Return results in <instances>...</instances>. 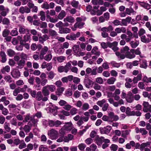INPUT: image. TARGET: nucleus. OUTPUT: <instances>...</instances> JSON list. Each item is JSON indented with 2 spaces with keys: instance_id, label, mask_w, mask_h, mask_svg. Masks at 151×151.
Instances as JSON below:
<instances>
[{
  "instance_id": "nucleus-11",
  "label": "nucleus",
  "mask_w": 151,
  "mask_h": 151,
  "mask_svg": "<svg viewBox=\"0 0 151 151\" xmlns=\"http://www.w3.org/2000/svg\"><path fill=\"white\" fill-rule=\"evenodd\" d=\"M19 12L22 14H24L25 13L27 14L30 12L31 10L27 6H22L19 8Z\"/></svg>"
},
{
  "instance_id": "nucleus-7",
  "label": "nucleus",
  "mask_w": 151,
  "mask_h": 151,
  "mask_svg": "<svg viewBox=\"0 0 151 151\" xmlns=\"http://www.w3.org/2000/svg\"><path fill=\"white\" fill-rule=\"evenodd\" d=\"M48 50V47L46 46H44L42 48L39 55L40 58L41 60L43 59L44 55L47 53Z\"/></svg>"
},
{
  "instance_id": "nucleus-51",
  "label": "nucleus",
  "mask_w": 151,
  "mask_h": 151,
  "mask_svg": "<svg viewBox=\"0 0 151 151\" xmlns=\"http://www.w3.org/2000/svg\"><path fill=\"white\" fill-rule=\"evenodd\" d=\"M68 131L64 129L63 127L59 131V133L61 135V136H63L64 135L67 133Z\"/></svg>"
},
{
  "instance_id": "nucleus-59",
  "label": "nucleus",
  "mask_w": 151,
  "mask_h": 151,
  "mask_svg": "<svg viewBox=\"0 0 151 151\" xmlns=\"http://www.w3.org/2000/svg\"><path fill=\"white\" fill-rule=\"evenodd\" d=\"M19 146V149H22L26 147V145L23 140H22Z\"/></svg>"
},
{
  "instance_id": "nucleus-64",
  "label": "nucleus",
  "mask_w": 151,
  "mask_h": 151,
  "mask_svg": "<svg viewBox=\"0 0 151 151\" xmlns=\"http://www.w3.org/2000/svg\"><path fill=\"white\" fill-rule=\"evenodd\" d=\"M110 148L111 151H116L118 148V146L116 145L113 144L110 146Z\"/></svg>"
},
{
  "instance_id": "nucleus-63",
  "label": "nucleus",
  "mask_w": 151,
  "mask_h": 151,
  "mask_svg": "<svg viewBox=\"0 0 151 151\" xmlns=\"http://www.w3.org/2000/svg\"><path fill=\"white\" fill-rule=\"evenodd\" d=\"M39 151H47V148L44 145H41L39 147Z\"/></svg>"
},
{
  "instance_id": "nucleus-46",
  "label": "nucleus",
  "mask_w": 151,
  "mask_h": 151,
  "mask_svg": "<svg viewBox=\"0 0 151 151\" xmlns=\"http://www.w3.org/2000/svg\"><path fill=\"white\" fill-rule=\"evenodd\" d=\"M33 137V134L32 132H30L28 136L26 137L25 140L26 142H28L31 139H32Z\"/></svg>"
},
{
  "instance_id": "nucleus-15",
  "label": "nucleus",
  "mask_w": 151,
  "mask_h": 151,
  "mask_svg": "<svg viewBox=\"0 0 151 151\" xmlns=\"http://www.w3.org/2000/svg\"><path fill=\"white\" fill-rule=\"evenodd\" d=\"M65 124L63 127L67 130V131H70L73 128V124L71 122H66Z\"/></svg>"
},
{
  "instance_id": "nucleus-61",
  "label": "nucleus",
  "mask_w": 151,
  "mask_h": 151,
  "mask_svg": "<svg viewBox=\"0 0 151 151\" xmlns=\"http://www.w3.org/2000/svg\"><path fill=\"white\" fill-rule=\"evenodd\" d=\"M89 108V105L88 104L85 103L82 105V109L84 111H86Z\"/></svg>"
},
{
  "instance_id": "nucleus-60",
  "label": "nucleus",
  "mask_w": 151,
  "mask_h": 151,
  "mask_svg": "<svg viewBox=\"0 0 151 151\" xmlns=\"http://www.w3.org/2000/svg\"><path fill=\"white\" fill-rule=\"evenodd\" d=\"M106 102V100L103 99L101 101H98L96 103L97 104L100 106L102 107L103 106V105L105 104Z\"/></svg>"
},
{
  "instance_id": "nucleus-31",
  "label": "nucleus",
  "mask_w": 151,
  "mask_h": 151,
  "mask_svg": "<svg viewBox=\"0 0 151 151\" xmlns=\"http://www.w3.org/2000/svg\"><path fill=\"white\" fill-rule=\"evenodd\" d=\"M63 21L65 22H68L72 23L74 22V19L72 17L69 16L64 19Z\"/></svg>"
},
{
  "instance_id": "nucleus-1",
  "label": "nucleus",
  "mask_w": 151,
  "mask_h": 151,
  "mask_svg": "<svg viewBox=\"0 0 151 151\" xmlns=\"http://www.w3.org/2000/svg\"><path fill=\"white\" fill-rule=\"evenodd\" d=\"M55 90L56 88L55 86L53 85H47L43 87L42 89V91L44 96H48L50 94L49 91L51 92H53Z\"/></svg>"
},
{
  "instance_id": "nucleus-33",
  "label": "nucleus",
  "mask_w": 151,
  "mask_h": 151,
  "mask_svg": "<svg viewBox=\"0 0 151 151\" xmlns=\"http://www.w3.org/2000/svg\"><path fill=\"white\" fill-rule=\"evenodd\" d=\"M32 126L29 124L25 125L23 128V129L25 133H27L29 132L31 129Z\"/></svg>"
},
{
  "instance_id": "nucleus-20",
  "label": "nucleus",
  "mask_w": 151,
  "mask_h": 151,
  "mask_svg": "<svg viewBox=\"0 0 151 151\" xmlns=\"http://www.w3.org/2000/svg\"><path fill=\"white\" fill-rule=\"evenodd\" d=\"M142 77V76L141 74H139L136 77L134 78L132 80L133 83L134 84L137 83L138 81L141 80Z\"/></svg>"
},
{
  "instance_id": "nucleus-26",
  "label": "nucleus",
  "mask_w": 151,
  "mask_h": 151,
  "mask_svg": "<svg viewBox=\"0 0 151 151\" xmlns=\"http://www.w3.org/2000/svg\"><path fill=\"white\" fill-rule=\"evenodd\" d=\"M71 65H70V63L68 62L66 65L64 66V72L65 73H67L71 68Z\"/></svg>"
},
{
  "instance_id": "nucleus-23",
  "label": "nucleus",
  "mask_w": 151,
  "mask_h": 151,
  "mask_svg": "<svg viewBox=\"0 0 151 151\" xmlns=\"http://www.w3.org/2000/svg\"><path fill=\"white\" fill-rule=\"evenodd\" d=\"M65 89V88L63 87L58 88L55 92L56 94L59 96H61Z\"/></svg>"
},
{
  "instance_id": "nucleus-44",
  "label": "nucleus",
  "mask_w": 151,
  "mask_h": 151,
  "mask_svg": "<svg viewBox=\"0 0 151 151\" xmlns=\"http://www.w3.org/2000/svg\"><path fill=\"white\" fill-rule=\"evenodd\" d=\"M134 112V111H131V109L129 107H127L126 108V113L128 116H132L133 115V113Z\"/></svg>"
},
{
  "instance_id": "nucleus-29",
  "label": "nucleus",
  "mask_w": 151,
  "mask_h": 151,
  "mask_svg": "<svg viewBox=\"0 0 151 151\" xmlns=\"http://www.w3.org/2000/svg\"><path fill=\"white\" fill-rule=\"evenodd\" d=\"M71 65H70V63L68 62L66 65L64 66V72L65 73H67L71 68Z\"/></svg>"
},
{
  "instance_id": "nucleus-41",
  "label": "nucleus",
  "mask_w": 151,
  "mask_h": 151,
  "mask_svg": "<svg viewBox=\"0 0 151 151\" xmlns=\"http://www.w3.org/2000/svg\"><path fill=\"white\" fill-rule=\"evenodd\" d=\"M31 103L29 101H25L23 102V107L26 109H29L30 108Z\"/></svg>"
},
{
  "instance_id": "nucleus-49",
  "label": "nucleus",
  "mask_w": 151,
  "mask_h": 151,
  "mask_svg": "<svg viewBox=\"0 0 151 151\" xmlns=\"http://www.w3.org/2000/svg\"><path fill=\"white\" fill-rule=\"evenodd\" d=\"M79 4L78 1H76V0H73L70 3V4L72 6L76 8H78Z\"/></svg>"
},
{
  "instance_id": "nucleus-22",
  "label": "nucleus",
  "mask_w": 151,
  "mask_h": 151,
  "mask_svg": "<svg viewBox=\"0 0 151 151\" xmlns=\"http://www.w3.org/2000/svg\"><path fill=\"white\" fill-rule=\"evenodd\" d=\"M74 136L71 134H69L67 136L64 137L63 141L65 142H68L72 140Z\"/></svg>"
},
{
  "instance_id": "nucleus-50",
  "label": "nucleus",
  "mask_w": 151,
  "mask_h": 151,
  "mask_svg": "<svg viewBox=\"0 0 151 151\" xmlns=\"http://www.w3.org/2000/svg\"><path fill=\"white\" fill-rule=\"evenodd\" d=\"M150 142H147L146 143H142L140 145V149L141 151H142L145 147L150 146Z\"/></svg>"
},
{
  "instance_id": "nucleus-45",
  "label": "nucleus",
  "mask_w": 151,
  "mask_h": 151,
  "mask_svg": "<svg viewBox=\"0 0 151 151\" xmlns=\"http://www.w3.org/2000/svg\"><path fill=\"white\" fill-rule=\"evenodd\" d=\"M66 16V13L64 10H62L58 16V18L60 19H62Z\"/></svg>"
},
{
  "instance_id": "nucleus-10",
  "label": "nucleus",
  "mask_w": 151,
  "mask_h": 151,
  "mask_svg": "<svg viewBox=\"0 0 151 151\" xmlns=\"http://www.w3.org/2000/svg\"><path fill=\"white\" fill-rule=\"evenodd\" d=\"M100 132L101 134H107L109 133L111 129L110 126H107L104 128H100Z\"/></svg>"
},
{
  "instance_id": "nucleus-9",
  "label": "nucleus",
  "mask_w": 151,
  "mask_h": 151,
  "mask_svg": "<svg viewBox=\"0 0 151 151\" xmlns=\"http://www.w3.org/2000/svg\"><path fill=\"white\" fill-rule=\"evenodd\" d=\"M47 96H45L43 97V95L41 91H38L37 93V95L36 96V99L38 101H40L42 100L43 101H45L47 100L48 98Z\"/></svg>"
},
{
  "instance_id": "nucleus-25",
  "label": "nucleus",
  "mask_w": 151,
  "mask_h": 151,
  "mask_svg": "<svg viewBox=\"0 0 151 151\" xmlns=\"http://www.w3.org/2000/svg\"><path fill=\"white\" fill-rule=\"evenodd\" d=\"M11 74L12 77L14 78H18L20 76V73L19 71L15 70H13L11 72Z\"/></svg>"
},
{
  "instance_id": "nucleus-13",
  "label": "nucleus",
  "mask_w": 151,
  "mask_h": 151,
  "mask_svg": "<svg viewBox=\"0 0 151 151\" xmlns=\"http://www.w3.org/2000/svg\"><path fill=\"white\" fill-rule=\"evenodd\" d=\"M109 119L112 120H111L112 122L113 121H116L119 119V118L117 115H115L114 113L113 112H110L109 114Z\"/></svg>"
},
{
  "instance_id": "nucleus-48",
  "label": "nucleus",
  "mask_w": 151,
  "mask_h": 151,
  "mask_svg": "<svg viewBox=\"0 0 151 151\" xmlns=\"http://www.w3.org/2000/svg\"><path fill=\"white\" fill-rule=\"evenodd\" d=\"M10 68L9 66L6 65L1 70V72L3 73H5L6 72H9L10 71Z\"/></svg>"
},
{
  "instance_id": "nucleus-8",
  "label": "nucleus",
  "mask_w": 151,
  "mask_h": 151,
  "mask_svg": "<svg viewBox=\"0 0 151 151\" xmlns=\"http://www.w3.org/2000/svg\"><path fill=\"white\" fill-rule=\"evenodd\" d=\"M83 83L86 87L88 88H90V86H92L94 84L93 82L87 77L85 78Z\"/></svg>"
},
{
  "instance_id": "nucleus-21",
  "label": "nucleus",
  "mask_w": 151,
  "mask_h": 151,
  "mask_svg": "<svg viewBox=\"0 0 151 151\" xmlns=\"http://www.w3.org/2000/svg\"><path fill=\"white\" fill-rule=\"evenodd\" d=\"M126 99L127 102L131 103L133 101V95L131 92H129L126 98Z\"/></svg>"
},
{
  "instance_id": "nucleus-30",
  "label": "nucleus",
  "mask_w": 151,
  "mask_h": 151,
  "mask_svg": "<svg viewBox=\"0 0 151 151\" xmlns=\"http://www.w3.org/2000/svg\"><path fill=\"white\" fill-rule=\"evenodd\" d=\"M116 81V78L114 77H111L107 79V83L109 85L113 84Z\"/></svg>"
},
{
  "instance_id": "nucleus-47",
  "label": "nucleus",
  "mask_w": 151,
  "mask_h": 151,
  "mask_svg": "<svg viewBox=\"0 0 151 151\" xmlns=\"http://www.w3.org/2000/svg\"><path fill=\"white\" fill-rule=\"evenodd\" d=\"M31 40L30 35L27 34L24 35L23 37V42H28Z\"/></svg>"
},
{
  "instance_id": "nucleus-27",
  "label": "nucleus",
  "mask_w": 151,
  "mask_h": 151,
  "mask_svg": "<svg viewBox=\"0 0 151 151\" xmlns=\"http://www.w3.org/2000/svg\"><path fill=\"white\" fill-rule=\"evenodd\" d=\"M71 65H70V63L68 62L66 65L64 66V72L65 73H67L71 68Z\"/></svg>"
},
{
  "instance_id": "nucleus-57",
  "label": "nucleus",
  "mask_w": 151,
  "mask_h": 151,
  "mask_svg": "<svg viewBox=\"0 0 151 151\" xmlns=\"http://www.w3.org/2000/svg\"><path fill=\"white\" fill-rule=\"evenodd\" d=\"M52 55L51 53H49L46 55L45 56H44V59L45 60L49 61H50L52 58Z\"/></svg>"
},
{
  "instance_id": "nucleus-3",
  "label": "nucleus",
  "mask_w": 151,
  "mask_h": 151,
  "mask_svg": "<svg viewBox=\"0 0 151 151\" xmlns=\"http://www.w3.org/2000/svg\"><path fill=\"white\" fill-rule=\"evenodd\" d=\"M86 19V17H84L83 19H82L80 17H77L76 20L77 22L74 25V27L76 28H78L79 29H81L83 27V25L85 24V23L83 22L85 21Z\"/></svg>"
},
{
  "instance_id": "nucleus-24",
  "label": "nucleus",
  "mask_w": 151,
  "mask_h": 151,
  "mask_svg": "<svg viewBox=\"0 0 151 151\" xmlns=\"http://www.w3.org/2000/svg\"><path fill=\"white\" fill-rule=\"evenodd\" d=\"M25 63V61L23 59H21L18 61L17 63L18 65L17 67L18 68L21 69L24 65Z\"/></svg>"
},
{
  "instance_id": "nucleus-32",
  "label": "nucleus",
  "mask_w": 151,
  "mask_h": 151,
  "mask_svg": "<svg viewBox=\"0 0 151 151\" xmlns=\"http://www.w3.org/2000/svg\"><path fill=\"white\" fill-rule=\"evenodd\" d=\"M7 53L8 55L10 57H12L15 54L14 51L11 49H8L7 50Z\"/></svg>"
},
{
  "instance_id": "nucleus-17",
  "label": "nucleus",
  "mask_w": 151,
  "mask_h": 151,
  "mask_svg": "<svg viewBox=\"0 0 151 151\" xmlns=\"http://www.w3.org/2000/svg\"><path fill=\"white\" fill-rule=\"evenodd\" d=\"M71 29L67 27H61L59 29V33L60 34H67L70 32Z\"/></svg>"
},
{
  "instance_id": "nucleus-53",
  "label": "nucleus",
  "mask_w": 151,
  "mask_h": 151,
  "mask_svg": "<svg viewBox=\"0 0 151 151\" xmlns=\"http://www.w3.org/2000/svg\"><path fill=\"white\" fill-rule=\"evenodd\" d=\"M4 79L5 80L9 83H12V82H14V81L12 80V78L10 76L7 75L4 76Z\"/></svg>"
},
{
  "instance_id": "nucleus-43",
  "label": "nucleus",
  "mask_w": 151,
  "mask_h": 151,
  "mask_svg": "<svg viewBox=\"0 0 151 151\" xmlns=\"http://www.w3.org/2000/svg\"><path fill=\"white\" fill-rule=\"evenodd\" d=\"M143 105L144 106V108L143 109V111L145 112H147L148 111L147 108L150 106L149 104L147 102L144 101L143 104Z\"/></svg>"
},
{
  "instance_id": "nucleus-35",
  "label": "nucleus",
  "mask_w": 151,
  "mask_h": 151,
  "mask_svg": "<svg viewBox=\"0 0 151 151\" xmlns=\"http://www.w3.org/2000/svg\"><path fill=\"white\" fill-rule=\"evenodd\" d=\"M54 51L56 53L60 54H62L64 52V49L63 47H60L59 49L56 48H54Z\"/></svg>"
},
{
  "instance_id": "nucleus-56",
  "label": "nucleus",
  "mask_w": 151,
  "mask_h": 151,
  "mask_svg": "<svg viewBox=\"0 0 151 151\" xmlns=\"http://www.w3.org/2000/svg\"><path fill=\"white\" fill-rule=\"evenodd\" d=\"M10 34L12 36H17L18 34V32L17 31V29L15 28L14 29L11 31Z\"/></svg>"
},
{
  "instance_id": "nucleus-55",
  "label": "nucleus",
  "mask_w": 151,
  "mask_h": 151,
  "mask_svg": "<svg viewBox=\"0 0 151 151\" xmlns=\"http://www.w3.org/2000/svg\"><path fill=\"white\" fill-rule=\"evenodd\" d=\"M58 61L60 63H62L66 59V57L63 56H60L56 58Z\"/></svg>"
},
{
  "instance_id": "nucleus-28",
  "label": "nucleus",
  "mask_w": 151,
  "mask_h": 151,
  "mask_svg": "<svg viewBox=\"0 0 151 151\" xmlns=\"http://www.w3.org/2000/svg\"><path fill=\"white\" fill-rule=\"evenodd\" d=\"M71 65H70V63L68 62L66 65L64 66V72L65 73H67L71 68Z\"/></svg>"
},
{
  "instance_id": "nucleus-18",
  "label": "nucleus",
  "mask_w": 151,
  "mask_h": 151,
  "mask_svg": "<svg viewBox=\"0 0 151 151\" xmlns=\"http://www.w3.org/2000/svg\"><path fill=\"white\" fill-rule=\"evenodd\" d=\"M127 34L128 35L127 38L126 39V42H128L130 41L134 37V34H133L129 30H127Z\"/></svg>"
},
{
  "instance_id": "nucleus-36",
  "label": "nucleus",
  "mask_w": 151,
  "mask_h": 151,
  "mask_svg": "<svg viewBox=\"0 0 151 151\" xmlns=\"http://www.w3.org/2000/svg\"><path fill=\"white\" fill-rule=\"evenodd\" d=\"M56 75L53 71H51L48 73V78L50 80L53 79Z\"/></svg>"
},
{
  "instance_id": "nucleus-54",
  "label": "nucleus",
  "mask_w": 151,
  "mask_h": 151,
  "mask_svg": "<svg viewBox=\"0 0 151 151\" xmlns=\"http://www.w3.org/2000/svg\"><path fill=\"white\" fill-rule=\"evenodd\" d=\"M116 55L118 57V58L121 59H123L126 57L125 55L122 54L118 52H116L115 53Z\"/></svg>"
},
{
  "instance_id": "nucleus-39",
  "label": "nucleus",
  "mask_w": 151,
  "mask_h": 151,
  "mask_svg": "<svg viewBox=\"0 0 151 151\" xmlns=\"http://www.w3.org/2000/svg\"><path fill=\"white\" fill-rule=\"evenodd\" d=\"M38 15L40 16V20L42 21H45L46 19V17L45 14V12L42 11H40L39 14Z\"/></svg>"
},
{
  "instance_id": "nucleus-52",
  "label": "nucleus",
  "mask_w": 151,
  "mask_h": 151,
  "mask_svg": "<svg viewBox=\"0 0 151 151\" xmlns=\"http://www.w3.org/2000/svg\"><path fill=\"white\" fill-rule=\"evenodd\" d=\"M139 43L138 42H134L133 41H131L130 42V44L132 48H135L138 45Z\"/></svg>"
},
{
  "instance_id": "nucleus-5",
  "label": "nucleus",
  "mask_w": 151,
  "mask_h": 151,
  "mask_svg": "<svg viewBox=\"0 0 151 151\" xmlns=\"http://www.w3.org/2000/svg\"><path fill=\"white\" fill-rule=\"evenodd\" d=\"M80 36V32H77L76 34L71 33L70 35H68L66 37V38L70 40H75L76 38Z\"/></svg>"
},
{
  "instance_id": "nucleus-42",
  "label": "nucleus",
  "mask_w": 151,
  "mask_h": 151,
  "mask_svg": "<svg viewBox=\"0 0 151 151\" xmlns=\"http://www.w3.org/2000/svg\"><path fill=\"white\" fill-rule=\"evenodd\" d=\"M147 61L145 60H142L141 63L140 65V67L141 68L146 69L147 68Z\"/></svg>"
},
{
  "instance_id": "nucleus-4",
  "label": "nucleus",
  "mask_w": 151,
  "mask_h": 151,
  "mask_svg": "<svg viewBox=\"0 0 151 151\" xmlns=\"http://www.w3.org/2000/svg\"><path fill=\"white\" fill-rule=\"evenodd\" d=\"M47 135L52 139H55L58 137V132L53 129L48 131Z\"/></svg>"
},
{
  "instance_id": "nucleus-58",
  "label": "nucleus",
  "mask_w": 151,
  "mask_h": 151,
  "mask_svg": "<svg viewBox=\"0 0 151 151\" xmlns=\"http://www.w3.org/2000/svg\"><path fill=\"white\" fill-rule=\"evenodd\" d=\"M143 81L146 83H151V77H148L146 76H144L143 78Z\"/></svg>"
},
{
  "instance_id": "nucleus-16",
  "label": "nucleus",
  "mask_w": 151,
  "mask_h": 151,
  "mask_svg": "<svg viewBox=\"0 0 151 151\" xmlns=\"http://www.w3.org/2000/svg\"><path fill=\"white\" fill-rule=\"evenodd\" d=\"M0 56L1 57V62L2 63H5L7 60L6 55L5 52L1 51L0 52Z\"/></svg>"
},
{
  "instance_id": "nucleus-12",
  "label": "nucleus",
  "mask_w": 151,
  "mask_h": 151,
  "mask_svg": "<svg viewBox=\"0 0 151 151\" xmlns=\"http://www.w3.org/2000/svg\"><path fill=\"white\" fill-rule=\"evenodd\" d=\"M134 50L132 49L130 51H127L125 53L126 57L129 59H132L135 57V55L134 54Z\"/></svg>"
},
{
  "instance_id": "nucleus-19",
  "label": "nucleus",
  "mask_w": 151,
  "mask_h": 151,
  "mask_svg": "<svg viewBox=\"0 0 151 151\" xmlns=\"http://www.w3.org/2000/svg\"><path fill=\"white\" fill-rule=\"evenodd\" d=\"M30 121L32 124H29L32 127L33 126L34 127H36L37 126L38 120L37 119H35V117L32 118L30 119Z\"/></svg>"
},
{
  "instance_id": "nucleus-14",
  "label": "nucleus",
  "mask_w": 151,
  "mask_h": 151,
  "mask_svg": "<svg viewBox=\"0 0 151 151\" xmlns=\"http://www.w3.org/2000/svg\"><path fill=\"white\" fill-rule=\"evenodd\" d=\"M19 32L21 34H24L26 32L29 34V30L27 29H26L24 26L20 25L19 26Z\"/></svg>"
},
{
  "instance_id": "nucleus-6",
  "label": "nucleus",
  "mask_w": 151,
  "mask_h": 151,
  "mask_svg": "<svg viewBox=\"0 0 151 151\" xmlns=\"http://www.w3.org/2000/svg\"><path fill=\"white\" fill-rule=\"evenodd\" d=\"M9 11L8 8H5L3 5H0V14L3 17L6 16Z\"/></svg>"
},
{
  "instance_id": "nucleus-37",
  "label": "nucleus",
  "mask_w": 151,
  "mask_h": 151,
  "mask_svg": "<svg viewBox=\"0 0 151 151\" xmlns=\"http://www.w3.org/2000/svg\"><path fill=\"white\" fill-rule=\"evenodd\" d=\"M73 50L75 55H77L79 51V46L78 45H74L73 47Z\"/></svg>"
},
{
  "instance_id": "nucleus-62",
  "label": "nucleus",
  "mask_w": 151,
  "mask_h": 151,
  "mask_svg": "<svg viewBox=\"0 0 151 151\" xmlns=\"http://www.w3.org/2000/svg\"><path fill=\"white\" fill-rule=\"evenodd\" d=\"M118 42L115 41L112 43L108 42L107 43L108 46L110 48H112L114 46L117 45Z\"/></svg>"
},
{
  "instance_id": "nucleus-40",
  "label": "nucleus",
  "mask_w": 151,
  "mask_h": 151,
  "mask_svg": "<svg viewBox=\"0 0 151 151\" xmlns=\"http://www.w3.org/2000/svg\"><path fill=\"white\" fill-rule=\"evenodd\" d=\"M141 40L142 42L146 43H148L150 41V39L149 38L146 37L145 35L141 37Z\"/></svg>"
},
{
  "instance_id": "nucleus-38",
  "label": "nucleus",
  "mask_w": 151,
  "mask_h": 151,
  "mask_svg": "<svg viewBox=\"0 0 151 151\" xmlns=\"http://www.w3.org/2000/svg\"><path fill=\"white\" fill-rule=\"evenodd\" d=\"M104 137H97L96 138V143L97 145H100L102 144L103 140Z\"/></svg>"
},
{
  "instance_id": "nucleus-34",
  "label": "nucleus",
  "mask_w": 151,
  "mask_h": 151,
  "mask_svg": "<svg viewBox=\"0 0 151 151\" xmlns=\"http://www.w3.org/2000/svg\"><path fill=\"white\" fill-rule=\"evenodd\" d=\"M132 29L134 32V37L136 38H138V35L137 33L138 31V28L136 27H132Z\"/></svg>"
},
{
  "instance_id": "nucleus-2",
  "label": "nucleus",
  "mask_w": 151,
  "mask_h": 151,
  "mask_svg": "<svg viewBox=\"0 0 151 151\" xmlns=\"http://www.w3.org/2000/svg\"><path fill=\"white\" fill-rule=\"evenodd\" d=\"M114 29V28L111 25H109L108 27H104L101 28L100 30L102 32L101 35L104 38H106L109 37V34L106 32L112 31Z\"/></svg>"
}]
</instances>
